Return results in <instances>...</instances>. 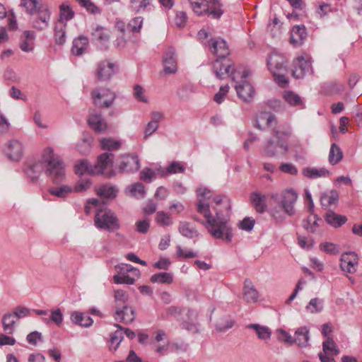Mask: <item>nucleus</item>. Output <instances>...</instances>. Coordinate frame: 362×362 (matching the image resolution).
I'll use <instances>...</instances> for the list:
<instances>
[{
    "label": "nucleus",
    "mask_w": 362,
    "mask_h": 362,
    "mask_svg": "<svg viewBox=\"0 0 362 362\" xmlns=\"http://www.w3.org/2000/svg\"><path fill=\"white\" fill-rule=\"evenodd\" d=\"M44 170L53 184L59 185L65 180L64 165L49 147L43 151L41 160L28 163L24 167L25 173L33 182L37 181Z\"/></svg>",
    "instance_id": "nucleus-1"
},
{
    "label": "nucleus",
    "mask_w": 362,
    "mask_h": 362,
    "mask_svg": "<svg viewBox=\"0 0 362 362\" xmlns=\"http://www.w3.org/2000/svg\"><path fill=\"white\" fill-rule=\"evenodd\" d=\"M197 211L202 214L205 221L202 220L197 216L194 215L192 218L204 226L211 236L216 239H222L230 243L233 238L232 228L228 224V220L223 217L222 211L213 206L215 216H212L209 204L204 199H200L196 203Z\"/></svg>",
    "instance_id": "nucleus-2"
},
{
    "label": "nucleus",
    "mask_w": 362,
    "mask_h": 362,
    "mask_svg": "<svg viewBox=\"0 0 362 362\" xmlns=\"http://www.w3.org/2000/svg\"><path fill=\"white\" fill-rule=\"evenodd\" d=\"M21 5L30 15V21L33 28L42 31L49 27L51 11L46 4L35 0H21Z\"/></svg>",
    "instance_id": "nucleus-3"
},
{
    "label": "nucleus",
    "mask_w": 362,
    "mask_h": 362,
    "mask_svg": "<svg viewBox=\"0 0 362 362\" xmlns=\"http://www.w3.org/2000/svg\"><path fill=\"white\" fill-rule=\"evenodd\" d=\"M291 136L289 130L280 131L276 128L273 129V136L276 139H269L265 143L262 155L267 157H275L279 154L284 156L288 151V145L286 142Z\"/></svg>",
    "instance_id": "nucleus-4"
},
{
    "label": "nucleus",
    "mask_w": 362,
    "mask_h": 362,
    "mask_svg": "<svg viewBox=\"0 0 362 362\" xmlns=\"http://www.w3.org/2000/svg\"><path fill=\"white\" fill-rule=\"evenodd\" d=\"M192 9L198 16H207L219 19L223 14V4L220 0H188Z\"/></svg>",
    "instance_id": "nucleus-5"
},
{
    "label": "nucleus",
    "mask_w": 362,
    "mask_h": 362,
    "mask_svg": "<svg viewBox=\"0 0 362 362\" xmlns=\"http://www.w3.org/2000/svg\"><path fill=\"white\" fill-rule=\"evenodd\" d=\"M94 222L98 228L108 231H114L120 228L117 216L112 210L108 209H97Z\"/></svg>",
    "instance_id": "nucleus-6"
},
{
    "label": "nucleus",
    "mask_w": 362,
    "mask_h": 362,
    "mask_svg": "<svg viewBox=\"0 0 362 362\" xmlns=\"http://www.w3.org/2000/svg\"><path fill=\"white\" fill-rule=\"evenodd\" d=\"M114 159L115 155L112 153L105 152L99 155L93 165V175H104L106 177L115 175L112 170Z\"/></svg>",
    "instance_id": "nucleus-7"
},
{
    "label": "nucleus",
    "mask_w": 362,
    "mask_h": 362,
    "mask_svg": "<svg viewBox=\"0 0 362 362\" xmlns=\"http://www.w3.org/2000/svg\"><path fill=\"white\" fill-rule=\"evenodd\" d=\"M93 104L99 108H109L115 100V94L110 89L95 88L90 93Z\"/></svg>",
    "instance_id": "nucleus-8"
},
{
    "label": "nucleus",
    "mask_w": 362,
    "mask_h": 362,
    "mask_svg": "<svg viewBox=\"0 0 362 362\" xmlns=\"http://www.w3.org/2000/svg\"><path fill=\"white\" fill-rule=\"evenodd\" d=\"M248 76L249 71L244 70L241 81L235 86L238 96L247 103H250L253 100L255 93L253 86L246 81Z\"/></svg>",
    "instance_id": "nucleus-9"
},
{
    "label": "nucleus",
    "mask_w": 362,
    "mask_h": 362,
    "mask_svg": "<svg viewBox=\"0 0 362 362\" xmlns=\"http://www.w3.org/2000/svg\"><path fill=\"white\" fill-rule=\"evenodd\" d=\"M298 197V193L292 188L286 189L281 193V200L279 206L283 211L289 216L295 214L294 204Z\"/></svg>",
    "instance_id": "nucleus-10"
},
{
    "label": "nucleus",
    "mask_w": 362,
    "mask_h": 362,
    "mask_svg": "<svg viewBox=\"0 0 362 362\" xmlns=\"http://www.w3.org/2000/svg\"><path fill=\"white\" fill-rule=\"evenodd\" d=\"M322 351L318 354L321 362H335L334 356L339 354V349L332 337H327L322 342Z\"/></svg>",
    "instance_id": "nucleus-11"
},
{
    "label": "nucleus",
    "mask_w": 362,
    "mask_h": 362,
    "mask_svg": "<svg viewBox=\"0 0 362 362\" xmlns=\"http://www.w3.org/2000/svg\"><path fill=\"white\" fill-rule=\"evenodd\" d=\"M286 57L279 53L271 54L267 59V65L272 74L286 72Z\"/></svg>",
    "instance_id": "nucleus-12"
},
{
    "label": "nucleus",
    "mask_w": 362,
    "mask_h": 362,
    "mask_svg": "<svg viewBox=\"0 0 362 362\" xmlns=\"http://www.w3.org/2000/svg\"><path fill=\"white\" fill-rule=\"evenodd\" d=\"M233 66L232 62L226 58H217L213 64V71L216 78L224 79L229 76L230 69Z\"/></svg>",
    "instance_id": "nucleus-13"
},
{
    "label": "nucleus",
    "mask_w": 362,
    "mask_h": 362,
    "mask_svg": "<svg viewBox=\"0 0 362 362\" xmlns=\"http://www.w3.org/2000/svg\"><path fill=\"white\" fill-rule=\"evenodd\" d=\"M119 164L120 173L136 172L140 168L139 159L137 155L128 154L122 156Z\"/></svg>",
    "instance_id": "nucleus-14"
},
{
    "label": "nucleus",
    "mask_w": 362,
    "mask_h": 362,
    "mask_svg": "<svg viewBox=\"0 0 362 362\" xmlns=\"http://www.w3.org/2000/svg\"><path fill=\"white\" fill-rule=\"evenodd\" d=\"M115 64L113 63L102 61L98 64L95 70V77L99 82H105L110 79L115 73Z\"/></svg>",
    "instance_id": "nucleus-15"
},
{
    "label": "nucleus",
    "mask_w": 362,
    "mask_h": 362,
    "mask_svg": "<svg viewBox=\"0 0 362 362\" xmlns=\"http://www.w3.org/2000/svg\"><path fill=\"white\" fill-rule=\"evenodd\" d=\"M207 46L210 51L216 54L218 58L226 57L230 54L226 42L222 39L211 38L208 41Z\"/></svg>",
    "instance_id": "nucleus-16"
},
{
    "label": "nucleus",
    "mask_w": 362,
    "mask_h": 362,
    "mask_svg": "<svg viewBox=\"0 0 362 362\" xmlns=\"http://www.w3.org/2000/svg\"><path fill=\"white\" fill-rule=\"evenodd\" d=\"M163 64L165 74H175L177 70L175 50L173 47H169L163 57Z\"/></svg>",
    "instance_id": "nucleus-17"
},
{
    "label": "nucleus",
    "mask_w": 362,
    "mask_h": 362,
    "mask_svg": "<svg viewBox=\"0 0 362 362\" xmlns=\"http://www.w3.org/2000/svg\"><path fill=\"white\" fill-rule=\"evenodd\" d=\"M116 320L128 324L132 322L135 319V310L127 305L117 307L114 314Z\"/></svg>",
    "instance_id": "nucleus-18"
},
{
    "label": "nucleus",
    "mask_w": 362,
    "mask_h": 362,
    "mask_svg": "<svg viewBox=\"0 0 362 362\" xmlns=\"http://www.w3.org/2000/svg\"><path fill=\"white\" fill-rule=\"evenodd\" d=\"M307 36V30L304 25H294L291 30L289 42L293 47H300L304 43Z\"/></svg>",
    "instance_id": "nucleus-19"
},
{
    "label": "nucleus",
    "mask_w": 362,
    "mask_h": 362,
    "mask_svg": "<svg viewBox=\"0 0 362 362\" xmlns=\"http://www.w3.org/2000/svg\"><path fill=\"white\" fill-rule=\"evenodd\" d=\"M357 260L355 252H345L341 255L340 267L343 271L353 274L356 271Z\"/></svg>",
    "instance_id": "nucleus-20"
},
{
    "label": "nucleus",
    "mask_w": 362,
    "mask_h": 362,
    "mask_svg": "<svg viewBox=\"0 0 362 362\" xmlns=\"http://www.w3.org/2000/svg\"><path fill=\"white\" fill-rule=\"evenodd\" d=\"M311 71V64L303 57H298L293 62L292 74L296 78H303L307 73Z\"/></svg>",
    "instance_id": "nucleus-21"
},
{
    "label": "nucleus",
    "mask_w": 362,
    "mask_h": 362,
    "mask_svg": "<svg viewBox=\"0 0 362 362\" xmlns=\"http://www.w3.org/2000/svg\"><path fill=\"white\" fill-rule=\"evenodd\" d=\"M6 153L10 160L18 161L23 156L22 144L16 139L10 141L7 144Z\"/></svg>",
    "instance_id": "nucleus-22"
},
{
    "label": "nucleus",
    "mask_w": 362,
    "mask_h": 362,
    "mask_svg": "<svg viewBox=\"0 0 362 362\" xmlns=\"http://www.w3.org/2000/svg\"><path fill=\"white\" fill-rule=\"evenodd\" d=\"M88 125L95 132L100 133L107 129V125L100 113H90L88 118Z\"/></svg>",
    "instance_id": "nucleus-23"
},
{
    "label": "nucleus",
    "mask_w": 362,
    "mask_h": 362,
    "mask_svg": "<svg viewBox=\"0 0 362 362\" xmlns=\"http://www.w3.org/2000/svg\"><path fill=\"white\" fill-rule=\"evenodd\" d=\"M243 291V298L247 303H251L257 301L258 292L250 279H246L245 280Z\"/></svg>",
    "instance_id": "nucleus-24"
},
{
    "label": "nucleus",
    "mask_w": 362,
    "mask_h": 362,
    "mask_svg": "<svg viewBox=\"0 0 362 362\" xmlns=\"http://www.w3.org/2000/svg\"><path fill=\"white\" fill-rule=\"evenodd\" d=\"M250 199L255 211L259 214L264 213L267 209L266 196L258 192H253Z\"/></svg>",
    "instance_id": "nucleus-25"
},
{
    "label": "nucleus",
    "mask_w": 362,
    "mask_h": 362,
    "mask_svg": "<svg viewBox=\"0 0 362 362\" xmlns=\"http://www.w3.org/2000/svg\"><path fill=\"white\" fill-rule=\"evenodd\" d=\"M309 339V329L307 327L298 328L295 332L294 337H293V344H298L300 347L307 346Z\"/></svg>",
    "instance_id": "nucleus-26"
},
{
    "label": "nucleus",
    "mask_w": 362,
    "mask_h": 362,
    "mask_svg": "<svg viewBox=\"0 0 362 362\" xmlns=\"http://www.w3.org/2000/svg\"><path fill=\"white\" fill-rule=\"evenodd\" d=\"M276 118L274 114L268 112H261L257 115L255 120L254 127L256 129L262 130L264 128L262 123H264L266 126H271L273 122L276 123Z\"/></svg>",
    "instance_id": "nucleus-27"
},
{
    "label": "nucleus",
    "mask_w": 362,
    "mask_h": 362,
    "mask_svg": "<svg viewBox=\"0 0 362 362\" xmlns=\"http://www.w3.org/2000/svg\"><path fill=\"white\" fill-rule=\"evenodd\" d=\"M282 97L290 106L297 107L300 109L305 107V103L302 98L292 90L284 91Z\"/></svg>",
    "instance_id": "nucleus-28"
},
{
    "label": "nucleus",
    "mask_w": 362,
    "mask_h": 362,
    "mask_svg": "<svg viewBox=\"0 0 362 362\" xmlns=\"http://www.w3.org/2000/svg\"><path fill=\"white\" fill-rule=\"evenodd\" d=\"M71 320L73 323L84 327H88L93 323V320L90 316L78 311L71 313Z\"/></svg>",
    "instance_id": "nucleus-29"
},
{
    "label": "nucleus",
    "mask_w": 362,
    "mask_h": 362,
    "mask_svg": "<svg viewBox=\"0 0 362 362\" xmlns=\"http://www.w3.org/2000/svg\"><path fill=\"white\" fill-rule=\"evenodd\" d=\"M88 46V39L84 35H80L73 40L71 52L73 54L80 56Z\"/></svg>",
    "instance_id": "nucleus-30"
},
{
    "label": "nucleus",
    "mask_w": 362,
    "mask_h": 362,
    "mask_svg": "<svg viewBox=\"0 0 362 362\" xmlns=\"http://www.w3.org/2000/svg\"><path fill=\"white\" fill-rule=\"evenodd\" d=\"M178 230L182 236L189 239H193L199 235L198 230L187 221H180Z\"/></svg>",
    "instance_id": "nucleus-31"
},
{
    "label": "nucleus",
    "mask_w": 362,
    "mask_h": 362,
    "mask_svg": "<svg viewBox=\"0 0 362 362\" xmlns=\"http://www.w3.org/2000/svg\"><path fill=\"white\" fill-rule=\"evenodd\" d=\"M325 221L334 228H339L346 222L347 218L345 216L329 211L325 214Z\"/></svg>",
    "instance_id": "nucleus-32"
},
{
    "label": "nucleus",
    "mask_w": 362,
    "mask_h": 362,
    "mask_svg": "<svg viewBox=\"0 0 362 362\" xmlns=\"http://www.w3.org/2000/svg\"><path fill=\"white\" fill-rule=\"evenodd\" d=\"M339 200V194L337 191L333 189L329 192L323 193L320 197L322 206L327 209L332 205L336 204Z\"/></svg>",
    "instance_id": "nucleus-33"
},
{
    "label": "nucleus",
    "mask_w": 362,
    "mask_h": 362,
    "mask_svg": "<svg viewBox=\"0 0 362 362\" xmlns=\"http://www.w3.org/2000/svg\"><path fill=\"white\" fill-rule=\"evenodd\" d=\"M313 219L308 216L307 218L303 220L302 226L309 233H314L317 231V228H318L320 226V223H322V218H319L316 214H313Z\"/></svg>",
    "instance_id": "nucleus-34"
},
{
    "label": "nucleus",
    "mask_w": 362,
    "mask_h": 362,
    "mask_svg": "<svg viewBox=\"0 0 362 362\" xmlns=\"http://www.w3.org/2000/svg\"><path fill=\"white\" fill-rule=\"evenodd\" d=\"M75 15L71 6L66 3L62 4L59 6V18L58 23H66L67 21L71 20Z\"/></svg>",
    "instance_id": "nucleus-35"
},
{
    "label": "nucleus",
    "mask_w": 362,
    "mask_h": 362,
    "mask_svg": "<svg viewBox=\"0 0 362 362\" xmlns=\"http://www.w3.org/2000/svg\"><path fill=\"white\" fill-rule=\"evenodd\" d=\"M302 174L310 179H315L317 177L329 176L330 173L325 168L320 169L315 168H305L303 169Z\"/></svg>",
    "instance_id": "nucleus-36"
},
{
    "label": "nucleus",
    "mask_w": 362,
    "mask_h": 362,
    "mask_svg": "<svg viewBox=\"0 0 362 362\" xmlns=\"http://www.w3.org/2000/svg\"><path fill=\"white\" fill-rule=\"evenodd\" d=\"M66 23H57L54 25V42L57 45H62L66 42Z\"/></svg>",
    "instance_id": "nucleus-37"
},
{
    "label": "nucleus",
    "mask_w": 362,
    "mask_h": 362,
    "mask_svg": "<svg viewBox=\"0 0 362 362\" xmlns=\"http://www.w3.org/2000/svg\"><path fill=\"white\" fill-rule=\"evenodd\" d=\"M18 320L13 313H8L2 317L4 330L8 334H13L15 329V323Z\"/></svg>",
    "instance_id": "nucleus-38"
},
{
    "label": "nucleus",
    "mask_w": 362,
    "mask_h": 362,
    "mask_svg": "<svg viewBox=\"0 0 362 362\" xmlns=\"http://www.w3.org/2000/svg\"><path fill=\"white\" fill-rule=\"evenodd\" d=\"M329 162L334 165L339 163L343 158V152L340 147L335 143L332 144L329 152Z\"/></svg>",
    "instance_id": "nucleus-39"
},
{
    "label": "nucleus",
    "mask_w": 362,
    "mask_h": 362,
    "mask_svg": "<svg viewBox=\"0 0 362 362\" xmlns=\"http://www.w3.org/2000/svg\"><path fill=\"white\" fill-rule=\"evenodd\" d=\"M152 1L153 0H130L129 8L136 13L146 11L151 5Z\"/></svg>",
    "instance_id": "nucleus-40"
},
{
    "label": "nucleus",
    "mask_w": 362,
    "mask_h": 362,
    "mask_svg": "<svg viewBox=\"0 0 362 362\" xmlns=\"http://www.w3.org/2000/svg\"><path fill=\"white\" fill-rule=\"evenodd\" d=\"M47 191L53 196L59 198H65L73 192V189L69 185H62L58 187H50Z\"/></svg>",
    "instance_id": "nucleus-41"
},
{
    "label": "nucleus",
    "mask_w": 362,
    "mask_h": 362,
    "mask_svg": "<svg viewBox=\"0 0 362 362\" xmlns=\"http://www.w3.org/2000/svg\"><path fill=\"white\" fill-rule=\"evenodd\" d=\"M118 189L113 186L103 185L96 189L97 194L100 197L114 199L117 196Z\"/></svg>",
    "instance_id": "nucleus-42"
},
{
    "label": "nucleus",
    "mask_w": 362,
    "mask_h": 362,
    "mask_svg": "<svg viewBox=\"0 0 362 362\" xmlns=\"http://www.w3.org/2000/svg\"><path fill=\"white\" fill-rule=\"evenodd\" d=\"M75 173L78 175L84 174L93 175V165L89 163L86 160H82L74 166Z\"/></svg>",
    "instance_id": "nucleus-43"
},
{
    "label": "nucleus",
    "mask_w": 362,
    "mask_h": 362,
    "mask_svg": "<svg viewBox=\"0 0 362 362\" xmlns=\"http://www.w3.org/2000/svg\"><path fill=\"white\" fill-rule=\"evenodd\" d=\"M247 327L255 329L258 338L260 339L267 340L271 337V330L267 327L261 326L258 324H250Z\"/></svg>",
    "instance_id": "nucleus-44"
},
{
    "label": "nucleus",
    "mask_w": 362,
    "mask_h": 362,
    "mask_svg": "<svg viewBox=\"0 0 362 362\" xmlns=\"http://www.w3.org/2000/svg\"><path fill=\"white\" fill-rule=\"evenodd\" d=\"M151 281L153 283L170 284L173 281V276L171 273L160 272L151 276Z\"/></svg>",
    "instance_id": "nucleus-45"
},
{
    "label": "nucleus",
    "mask_w": 362,
    "mask_h": 362,
    "mask_svg": "<svg viewBox=\"0 0 362 362\" xmlns=\"http://www.w3.org/2000/svg\"><path fill=\"white\" fill-rule=\"evenodd\" d=\"M93 40L101 43L105 44L109 40V35L106 30L100 26H97L96 28L91 33Z\"/></svg>",
    "instance_id": "nucleus-46"
},
{
    "label": "nucleus",
    "mask_w": 362,
    "mask_h": 362,
    "mask_svg": "<svg viewBox=\"0 0 362 362\" xmlns=\"http://www.w3.org/2000/svg\"><path fill=\"white\" fill-rule=\"evenodd\" d=\"M100 146L103 150L116 151L120 148L121 143L111 138H103L100 140Z\"/></svg>",
    "instance_id": "nucleus-47"
},
{
    "label": "nucleus",
    "mask_w": 362,
    "mask_h": 362,
    "mask_svg": "<svg viewBox=\"0 0 362 362\" xmlns=\"http://www.w3.org/2000/svg\"><path fill=\"white\" fill-rule=\"evenodd\" d=\"M81 6L85 8L91 14H100L102 10L90 0H76Z\"/></svg>",
    "instance_id": "nucleus-48"
},
{
    "label": "nucleus",
    "mask_w": 362,
    "mask_h": 362,
    "mask_svg": "<svg viewBox=\"0 0 362 362\" xmlns=\"http://www.w3.org/2000/svg\"><path fill=\"white\" fill-rule=\"evenodd\" d=\"M323 301L318 298H312L305 308L311 313H320L323 310Z\"/></svg>",
    "instance_id": "nucleus-49"
},
{
    "label": "nucleus",
    "mask_w": 362,
    "mask_h": 362,
    "mask_svg": "<svg viewBox=\"0 0 362 362\" xmlns=\"http://www.w3.org/2000/svg\"><path fill=\"white\" fill-rule=\"evenodd\" d=\"M156 222L162 226H168L173 224L170 214L163 211H159L156 213Z\"/></svg>",
    "instance_id": "nucleus-50"
},
{
    "label": "nucleus",
    "mask_w": 362,
    "mask_h": 362,
    "mask_svg": "<svg viewBox=\"0 0 362 362\" xmlns=\"http://www.w3.org/2000/svg\"><path fill=\"white\" fill-rule=\"evenodd\" d=\"M123 339V332L121 330H116L110 335V349L115 351Z\"/></svg>",
    "instance_id": "nucleus-51"
},
{
    "label": "nucleus",
    "mask_w": 362,
    "mask_h": 362,
    "mask_svg": "<svg viewBox=\"0 0 362 362\" xmlns=\"http://www.w3.org/2000/svg\"><path fill=\"white\" fill-rule=\"evenodd\" d=\"M114 298L116 308L122 306L123 304L126 305V303L129 299V296L127 292L122 289H117L115 291Z\"/></svg>",
    "instance_id": "nucleus-52"
},
{
    "label": "nucleus",
    "mask_w": 362,
    "mask_h": 362,
    "mask_svg": "<svg viewBox=\"0 0 362 362\" xmlns=\"http://www.w3.org/2000/svg\"><path fill=\"white\" fill-rule=\"evenodd\" d=\"M43 320L47 323L50 321L54 322L57 326H59L63 321V314L60 309L53 310L51 311V315L48 318H43Z\"/></svg>",
    "instance_id": "nucleus-53"
},
{
    "label": "nucleus",
    "mask_w": 362,
    "mask_h": 362,
    "mask_svg": "<svg viewBox=\"0 0 362 362\" xmlns=\"http://www.w3.org/2000/svg\"><path fill=\"white\" fill-rule=\"evenodd\" d=\"M129 191L132 196L144 197L146 194L145 187L141 182H136L129 187Z\"/></svg>",
    "instance_id": "nucleus-54"
},
{
    "label": "nucleus",
    "mask_w": 362,
    "mask_h": 362,
    "mask_svg": "<svg viewBox=\"0 0 362 362\" xmlns=\"http://www.w3.org/2000/svg\"><path fill=\"white\" fill-rule=\"evenodd\" d=\"M91 186V182L89 179H80L74 185L73 191L76 192H82L88 189Z\"/></svg>",
    "instance_id": "nucleus-55"
},
{
    "label": "nucleus",
    "mask_w": 362,
    "mask_h": 362,
    "mask_svg": "<svg viewBox=\"0 0 362 362\" xmlns=\"http://www.w3.org/2000/svg\"><path fill=\"white\" fill-rule=\"evenodd\" d=\"M182 309L177 306H170L165 310V318L173 317L177 320H180Z\"/></svg>",
    "instance_id": "nucleus-56"
},
{
    "label": "nucleus",
    "mask_w": 362,
    "mask_h": 362,
    "mask_svg": "<svg viewBox=\"0 0 362 362\" xmlns=\"http://www.w3.org/2000/svg\"><path fill=\"white\" fill-rule=\"evenodd\" d=\"M113 280H114V282L117 284H124L132 285L135 282L134 278L129 276L127 274H123L121 276L115 275L113 276Z\"/></svg>",
    "instance_id": "nucleus-57"
},
{
    "label": "nucleus",
    "mask_w": 362,
    "mask_h": 362,
    "mask_svg": "<svg viewBox=\"0 0 362 362\" xmlns=\"http://www.w3.org/2000/svg\"><path fill=\"white\" fill-rule=\"evenodd\" d=\"M143 18L141 17H135L129 21V23L127 25V28L129 30L133 33L139 32L141 28Z\"/></svg>",
    "instance_id": "nucleus-58"
},
{
    "label": "nucleus",
    "mask_w": 362,
    "mask_h": 362,
    "mask_svg": "<svg viewBox=\"0 0 362 362\" xmlns=\"http://www.w3.org/2000/svg\"><path fill=\"white\" fill-rule=\"evenodd\" d=\"M255 221L252 217L244 218L238 224L240 229L245 231H251L255 226Z\"/></svg>",
    "instance_id": "nucleus-59"
},
{
    "label": "nucleus",
    "mask_w": 362,
    "mask_h": 362,
    "mask_svg": "<svg viewBox=\"0 0 362 362\" xmlns=\"http://www.w3.org/2000/svg\"><path fill=\"white\" fill-rule=\"evenodd\" d=\"M136 230L141 234H146L148 233L150 228V220L148 218L144 220H139L136 221Z\"/></svg>",
    "instance_id": "nucleus-60"
},
{
    "label": "nucleus",
    "mask_w": 362,
    "mask_h": 362,
    "mask_svg": "<svg viewBox=\"0 0 362 362\" xmlns=\"http://www.w3.org/2000/svg\"><path fill=\"white\" fill-rule=\"evenodd\" d=\"M229 88H230L228 85L221 86L218 92L215 94L214 100L218 104H221L224 100V98L226 96Z\"/></svg>",
    "instance_id": "nucleus-61"
},
{
    "label": "nucleus",
    "mask_w": 362,
    "mask_h": 362,
    "mask_svg": "<svg viewBox=\"0 0 362 362\" xmlns=\"http://www.w3.org/2000/svg\"><path fill=\"white\" fill-rule=\"evenodd\" d=\"M144 89L140 85H135L134 87V98L142 103H148L147 98L144 95Z\"/></svg>",
    "instance_id": "nucleus-62"
},
{
    "label": "nucleus",
    "mask_w": 362,
    "mask_h": 362,
    "mask_svg": "<svg viewBox=\"0 0 362 362\" xmlns=\"http://www.w3.org/2000/svg\"><path fill=\"white\" fill-rule=\"evenodd\" d=\"M320 248L327 254L336 255L339 252L337 246L332 243H324L320 245Z\"/></svg>",
    "instance_id": "nucleus-63"
},
{
    "label": "nucleus",
    "mask_w": 362,
    "mask_h": 362,
    "mask_svg": "<svg viewBox=\"0 0 362 362\" xmlns=\"http://www.w3.org/2000/svg\"><path fill=\"white\" fill-rule=\"evenodd\" d=\"M279 170L292 175H296L298 172L297 168L292 163H282L279 166Z\"/></svg>",
    "instance_id": "nucleus-64"
}]
</instances>
